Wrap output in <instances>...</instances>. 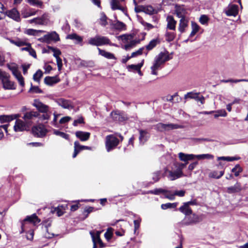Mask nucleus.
<instances>
[{
  "label": "nucleus",
  "mask_w": 248,
  "mask_h": 248,
  "mask_svg": "<svg viewBox=\"0 0 248 248\" xmlns=\"http://www.w3.org/2000/svg\"><path fill=\"white\" fill-rule=\"evenodd\" d=\"M100 24L103 26H105L108 24L107 17L103 13L101 14V16L100 18Z\"/></svg>",
  "instance_id": "obj_50"
},
{
  "label": "nucleus",
  "mask_w": 248,
  "mask_h": 248,
  "mask_svg": "<svg viewBox=\"0 0 248 248\" xmlns=\"http://www.w3.org/2000/svg\"><path fill=\"white\" fill-rule=\"evenodd\" d=\"M9 41L11 43H12L18 46H25V45H26V43H25L22 41H21L19 39L16 40L9 39Z\"/></svg>",
  "instance_id": "obj_54"
},
{
  "label": "nucleus",
  "mask_w": 248,
  "mask_h": 248,
  "mask_svg": "<svg viewBox=\"0 0 248 248\" xmlns=\"http://www.w3.org/2000/svg\"><path fill=\"white\" fill-rule=\"evenodd\" d=\"M34 232L33 230H30L27 232L26 238L29 240H32L33 238Z\"/></svg>",
  "instance_id": "obj_62"
},
{
  "label": "nucleus",
  "mask_w": 248,
  "mask_h": 248,
  "mask_svg": "<svg viewBox=\"0 0 248 248\" xmlns=\"http://www.w3.org/2000/svg\"><path fill=\"white\" fill-rule=\"evenodd\" d=\"M111 116L113 120L115 121L122 122L123 121V117L117 111H113L111 113Z\"/></svg>",
  "instance_id": "obj_38"
},
{
  "label": "nucleus",
  "mask_w": 248,
  "mask_h": 248,
  "mask_svg": "<svg viewBox=\"0 0 248 248\" xmlns=\"http://www.w3.org/2000/svg\"><path fill=\"white\" fill-rule=\"evenodd\" d=\"M131 215L133 216V217H134V232H135V233H136L137 230H138L140 227V223L141 222V219L139 217H138L137 218H136V217H135V216L134 215H133L132 214H131Z\"/></svg>",
  "instance_id": "obj_48"
},
{
  "label": "nucleus",
  "mask_w": 248,
  "mask_h": 248,
  "mask_svg": "<svg viewBox=\"0 0 248 248\" xmlns=\"http://www.w3.org/2000/svg\"><path fill=\"white\" fill-rule=\"evenodd\" d=\"M140 136L139 140L140 143L143 144L147 140V139L149 137L148 132L145 130H140Z\"/></svg>",
  "instance_id": "obj_33"
},
{
  "label": "nucleus",
  "mask_w": 248,
  "mask_h": 248,
  "mask_svg": "<svg viewBox=\"0 0 248 248\" xmlns=\"http://www.w3.org/2000/svg\"><path fill=\"white\" fill-rule=\"evenodd\" d=\"M5 16H7L8 17L12 18L13 19L19 21L20 19L19 13L16 8L8 11H5Z\"/></svg>",
  "instance_id": "obj_15"
},
{
  "label": "nucleus",
  "mask_w": 248,
  "mask_h": 248,
  "mask_svg": "<svg viewBox=\"0 0 248 248\" xmlns=\"http://www.w3.org/2000/svg\"><path fill=\"white\" fill-rule=\"evenodd\" d=\"M112 26L113 28L116 30H120L122 29L124 27V24L123 22L117 21L116 23H113Z\"/></svg>",
  "instance_id": "obj_53"
},
{
  "label": "nucleus",
  "mask_w": 248,
  "mask_h": 248,
  "mask_svg": "<svg viewBox=\"0 0 248 248\" xmlns=\"http://www.w3.org/2000/svg\"><path fill=\"white\" fill-rule=\"evenodd\" d=\"M218 172L217 171H214L209 173V176L211 178H216V179H219L221 176H222L224 173V171H220Z\"/></svg>",
  "instance_id": "obj_39"
},
{
  "label": "nucleus",
  "mask_w": 248,
  "mask_h": 248,
  "mask_svg": "<svg viewBox=\"0 0 248 248\" xmlns=\"http://www.w3.org/2000/svg\"><path fill=\"white\" fill-rule=\"evenodd\" d=\"M200 93H193V92H189L187 93L185 95V98H191V99H194L197 101L200 102L202 104H203L204 102V97L203 96H199Z\"/></svg>",
  "instance_id": "obj_14"
},
{
  "label": "nucleus",
  "mask_w": 248,
  "mask_h": 248,
  "mask_svg": "<svg viewBox=\"0 0 248 248\" xmlns=\"http://www.w3.org/2000/svg\"><path fill=\"white\" fill-rule=\"evenodd\" d=\"M110 4L112 10H120L123 12H124V8L121 5L120 0H111L110 2Z\"/></svg>",
  "instance_id": "obj_27"
},
{
  "label": "nucleus",
  "mask_w": 248,
  "mask_h": 248,
  "mask_svg": "<svg viewBox=\"0 0 248 248\" xmlns=\"http://www.w3.org/2000/svg\"><path fill=\"white\" fill-rule=\"evenodd\" d=\"M66 39L74 40L77 43H80L83 41V38L76 33H72L66 36Z\"/></svg>",
  "instance_id": "obj_34"
},
{
  "label": "nucleus",
  "mask_w": 248,
  "mask_h": 248,
  "mask_svg": "<svg viewBox=\"0 0 248 248\" xmlns=\"http://www.w3.org/2000/svg\"><path fill=\"white\" fill-rule=\"evenodd\" d=\"M119 140L114 135H108L106 138V148L108 152L114 149L119 144Z\"/></svg>",
  "instance_id": "obj_4"
},
{
  "label": "nucleus",
  "mask_w": 248,
  "mask_h": 248,
  "mask_svg": "<svg viewBox=\"0 0 248 248\" xmlns=\"http://www.w3.org/2000/svg\"><path fill=\"white\" fill-rule=\"evenodd\" d=\"M40 40L42 42L49 43L51 41H54L55 42L59 41L60 38L59 35L55 31H53L45 35L42 38L40 39Z\"/></svg>",
  "instance_id": "obj_9"
},
{
  "label": "nucleus",
  "mask_w": 248,
  "mask_h": 248,
  "mask_svg": "<svg viewBox=\"0 0 248 248\" xmlns=\"http://www.w3.org/2000/svg\"><path fill=\"white\" fill-rule=\"evenodd\" d=\"M57 104L64 108L72 109L73 107L69 100L64 99L63 98H60L57 100Z\"/></svg>",
  "instance_id": "obj_16"
},
{
  "label": "nucleus",
  "mask_w": 248,
  "mask_h": 248,
  "mask_svg": "<svg viewBox=\"0 0 248 248\" xmlns=\"http://www.w3.org/2000/svg\"><path fill=\"white\" fill-rule=\"evenodd\" d=\"M167 29L171 30H175L176 28V21H175L173 17L171 16H168L167 18Z\"/></svg>",
  "instance_id": "obj_22"
},
{
  "label": "nucleus",
  "mask_w": 248,
  "mask_h": 248,
  "mask_svg": "<svg viewBox=\"0 0 248 248\" xmlns=\"http://www.w3.org/2000/svg\"><path fill=\"white\" fill-rule=\"evenodd\" d=\"M90 234L91 235L92 238L93 236L94 237L95 243L96 244H99L100 245V248L103 247V243L100 238V232H97L95 234H94L93 232H91Z\"/></svg>",
  "instance_id": "obj_35"
},
{
  "label": "nucleus",
  "mask_w": 248,
  "mask_h": 248,
  "mask_svg": "<svg viewBox=\"0 0 248 248\" xmlns=\"http://www.w3.org/2000/svg\"><path fill=\"white\" fill-rule=\"evenodd\" d=\"M40 220L38 219L35 214L27 217L21 222V231L20 233L26 232L28 228L34 226L36 223L40 222Z\"/></svg>",
  "instance_id": "obj_2"
},
{
  "label": "nucleus",
  "mask_w": 248,
  "mask_h": 248,
  "mask_svg": "<svg viewBox=\"0 0 248 248\" xmlns=\"http://www.w3.org/2000/svg\"><path fill=\"white\" fill-rule=\"evenodd\" d=\"M37 109L41 113L47 112L49 111V107L38 100H35L33 104Z\"/></svg>",
  "instance_id": "obj_11"
},
{
  "label": "nucleus",
  "mask_w": 248,
  "mask_h": 248,
  "mask_svg": "<svg viewBox=\"0 0 248 248\" xmlns=\"http://www.w3.org/2000/svg\"><path fill=\"white\" fill-rule=\"evenodd\" d=\"M243 170L242 168L239 164H237L235 167L232 169V171L234 173L235 176H238L240 173Z\"/></svg>",
  "instance_id": "obj_47"
},
{
  "label": "nucleus",
  "mask_w": 248,
  "mask_h": 248,
  "mask_svg": "<svg viewBox=\"0 0 248 248\" xmlns=\"http://www.w3.org/2000/svg\"><path fill=\"white\" fill-rule=\"evenodd\" d=\"M8 125H2L0 126V140L3 137L4 134L3 132V130H5L6 132H7V129Z\"/></svg>",
  "instance_id": "obj_63"
},
{
  "label": "nucleus",
  "mask_w": 248,
  "mask_h": 248,
  "mask_svg": "<svg viewBox=\"0 0 248 248\" xmlns=\"http://www.w3.org/2000/svg\"><path fill=\"white\" fill-rule=\"evenodd\" d=\"M170 59L168 52H160L155 57L153 65L151 67V74L157 75V71L162 68V65Z\"/></svg>",
  "instance_id": "obj_1"
},
{
  "label": "nucleus",
  "mask_w": 248,
  "mask_h": 248,
  "mask_svg": "<svg viewBox=\"0 0 248 248\" xmlns=\"http://www.w3.org/2000/svg\"><path fill=\"white\" fill-rule=\"evenodd\" d=\"M169 192V191L162 188H156L149 192V193L154 194L155 195H159L160 193H167Z\"/></svg>",
  "instance_id": "obj_45"
},
{
  "label": "nucleus",
  "mask_w": 248,
  "mask_h": 248,
  "mask_svg": "<svg viewBox=\"0 0 248 248\" xmlns=\"http://www.w3.org/2000/svg\"><path fill=\"white\" fill-rule=\"evenodd\" d=\"M241 190V186L240 183L237 182L233 186L227 188V192L229 193H233L238 192Z\"/></svg>",
  "instance_id": "obj_29"
},
{
  "label": "nucleus",
  "mask_w": 248,
  "mask_h": 248,
  "mask_svg": "<svg viewBox=\"0 0 248 248\" xmlns=\"http://www.w3.org/2000/svg\"><path fill=\"white\" fill-rule=\"evenodd\" d=\"M159 43L160 41L157 38L152 40L147 45L144 47L147 50V51L145 52L144 53L147 55L148 51L152 50Z\"/></svg>",
  "instance_id": "obj_24"
},
{
  "label": "nucleus",
  "mask_w": 248,
  "mask_h": 248,
  "mask_svg": "<svg viewBox=\"0 0 248 248\" xmlns=\"http://www.w3.org/2000/svg\"><path fill=\"white\" fill-rule=\"evenodd\" d=\"M168 172V177L171 181L178 179L183 175V171L181 170H177L174 171H169Z\"/></svg>",
  "instance_id": "obj_17"
},
{
  "label": "nucleus",
  "mask_w": 248,
  "mask_h": 248,
  "mask_svg": "<svg viewBox=\"0 0 248 248\" xmlns=\"http://www.w3.org/2000/svg\"><path fill=\"white\" fill-rule=\"evenodd\" d=\"M175 37V34L174 32L166 31L165 34L166 40L170 42L172 41Z\"/></svg>",
  "instance_id": "obj_43"
},
{
  "label": "nucleus",
  "mask_w": 248,
  "mask_h": 248,
  "mask_svg": "<svg viewBox=\"0 0 248 248\" xmlns=\"http://www.w3.org/2000/svg\"><path fill=\"white\" fill-rule=\"evenodd\" d=\"M30 92L34 93H42V91L38 86H33L32 85L30 89Z\"/></svg>",
  "instance_id": "obj_61"
},
{
  "label": "nucleus",
  "mask_w": 248,
  "mask_h": 248,
  "mask_svg": "<svg viewBox=\"0 0 248 248\" xmlns=\"http://www.w3.org/2000/svg\"><path fill=\"white\" fill-rule=\"evenodd\" d=\"M48 48L49 50H51L52 52H53V56L56 58H59V56L61 54V51L56 48H54L51 46H49Z\"/></svg>",
  "instance_id": "obj_52"
},
{
  "label": "nucleus",
  "mask_w": 248,
  "mask_h": 248,
  "mask_svg": "<svg viewBox=\"0 0 248 248\" xmlns=\"http://www.w3.org/2000/svg\"><path fill=\"white\" fill-rule=\"evenodd\" d=\"M214 157L213 155L209 154L195 155V158L198 159H213Z\"/></svg>",
  "instance_id": "obj_40"
},
{
  "label": "nucleus",
  "mask_w": 248,
  "mask_h": 248,
  "mask_svg": "<svg viewBox=\"0 0 248 248\" xmlns=\"http://www.w3.org/2000/svg\"><path fill=\"white\" fill-rule=\"evenodd\" d=\"M19 116L18 115H1L0 116V121L2 123L9 122L17 118Z\"/></svg>",
  "instance_id": "obj_31"
},
{
  "label": "nucleus",
  "mask_w": 248,
  "mask_h": 248,
  "mask_svg": "<svg viewBox=\"0 0 248 248\" xmlns=\"http://www.w3.org/2000/svg\"><path fill=\"white\" fill-rule=\"evenodd\" d=\"M48 21V16L46 14H44L42 16L36 18V24L46 25Z\"/></svg>",
  "instance_id": "obj_30"
},
{
  "label": "nucleus",
  "mask_w": 248,
  "mask_h": 248,
  "mask_svg": "<svg viewBox=\"0 0 248 248\" xmlns=\"http://www.w3.org/2000/svg\"><path fill=\"white\" fill-rule=\"evenodd\" d=\"M98 39L99 44V46L105 45H109L110 46H115V45L113 44H112L109 39L106 37L98 35Z\"/></svg>",
  "instance_id": "obj_28"
},
{
  "label": "nucleus",
  "mask_w": 248,
  "mask_h": 248,
  "mask_svg": "<svg viewBox=\"0 0 248 248\" xmlns=\"http://www.w3.org/2000/svg\"><path fill=\"white\" fill-rule=\"evenodd\" d=\"M160 171H156L152 174V179L154 182H157L160 178Z\"/></svg>",
  "instance_id": "obj_51"
},
{
  "label": "nucleus",
  "mask_w": 248,
  "mask_h": 248,
  "mask_svg": "<svg viewBox=\"0 0 248 248\" xmlns=\"http://www.w3.org/2000/svg\"><path fill=\"white\" fill-rule=\"evenodd\" d=\"M227 115V112L224 109H220L216 111V114L214 115L215 118H217L219 116L225 117Z\"/></svg>",
  "instance_id": "obj_56"
},
{
  "label": "nucleus",
  "mask_w": 248,
  "mask_h": 248,
  "mask_svg": "<svg viewBox=\"0 0 248 248\" xmlns=\"http://www.w3.org/2000/svg\"><path fill=\"white\" fill-rule=\"evenodd\" d=\"M178 202H174V203H167L165 204H162L161 205V208L163 210H166L168 208H175L177 207L178 205Z\"/></svg>",
  "instance_id": "obj_41"
},
{
  "label": "nucleus",
  "mask_w": 248,
  "mask_h": 248,
  "mask_svg": "<svg viewBox=\"0 0 248 248\" xmlns=\"http://www.w3.org/2000/svg\"><path fill=\"white\" fill-rule=\"evenodd\" d=\"M140 43L139 40L133 39V36L125 34V49H129Z\"/></svg>",
  "instance_id": "obj_7"
},
{
  "label": "nucleus",
  "mask_w": 248,
  "mask_h": 248,
  "mask_svg": "<svg viewBox=\"0 0 248 248\" xmlns=\"http://www.w3.org/2000/svg\"><path fill=\"white\" fill-rule=\"evenodd\" d=\"M144 49H145V48L144 47H141L140 49H139L137 51L132 53L130 56L127 57L126 60L130 59L131 58L135 57H136L137 56L142 54L143 53L145 52H143Z\"/></svg>",
  "instance_id": "obj_42"
},
{
  "label": "nucleus",
  "mask_w": 248,
  "mask_h": 248,
  "mask_svg": "<svg viewBox=\"0 0 248 248\" xmlns=\"http://www.w3.org/2000/svg\"><path fill=\"white\" fill-rule=\"evenodd\" d=\"M30 126L25 122L20 119H17L16 121L15 124L14 126L16 132H21L27 130Z\"/></svg>",
  "instance_id": "obj_8"
},
{
  "label": "nucleus",
  "mask_w": 248,
  "mask_h": 248,
  "mask_svg": "<svg viewBox=\"0 0 248 248\" xmlns=\"http://www.w3.org/2000/svg\"><path fill=\"white\" fill-rule=\"evenodd\" d=\"M208 18L205 15H202L200 18V22L203 25L206 24L208 22Z\"/></svg>",
  "instance_id": "obj_64"
},
{
  "label": "nucleus",
  "mask_w": 248,
  "mask_h": 248,
  "mask_svg": "<svg viewBox=\"0 0 248 248\" xmlns=\"http://www.w3.org/2000/svg\"><path fill=\"white\" fill-rule=\"evenodd\" d=\"M43 76V72L41 70H38L33 75V79L34 81L39 82L41 78Z\"/></svg>",
  "instance_id": "obj_49"
},
{
  "label": "nucleus",
  "mask_w": 248,
  "mask_h": 248,
  "mask_svg": "<svg viewBox=\"0 0 248 248\" xmlns=\"http://www.w3.org/2000/svg\"><path fill=\"white\" fill-rule=\"evenodd\" d=\"M188 19L186 18H181L180 20L178 30L181 33L185 32V29L187 27Z\"/></svg>",
  "instance_id": "obj_23"
},
{
  "label": "nucleus",
  "mask_w": 248,
  "mask_h": 248,
  "mask_svg": "<svg viewBox=\"0 0 248 248\" xmlns=\"http://www.w3.org/2000/svg\"><path fill=\"white\" fill-rule=\"evenodd\" d=\"M6 9L2 3L0 2V19H3L5 17Z\"/></svg>",
  "instance_id": "obj_60"
},
{
  "label": "nucleus",
  "mask_w": 248,
  "mask_h": 248,
  "mask_svg": "<svg viewBox=\"0 0 248 248\" xmlns=\"http://www.w3.org/2000/svg\"><path fill=\"white\" fill-rule=\"evenodd\" d=\"M238 7L235 4H229L224 10L225 14L228 16H235L238 13Z\"/></svg>",
  "instance_id": "obj_13"
},
{
  "label": "nucleus",
  "mask_w": 248,
  "mask_h": 248,
  "mask_svg": "<svg viewBox=\"0 0 248 248\" xmlns=\"http://www.w3.org/2000/svg\"><path fill=\"white\" fill-rule=\"evenodd\" d=\"M39 114L37 111H30L25 113L22 117V119L25 121L24 122L30 126L31 124V120L36 117H38Z\"/></svg>",
  "instance_id": "obj_10"
},
{
  "label": "nucleus",
  "mask_w": 248,
  "mask_h": 248,
  "mask_svg": "<svg viewBox=\"0 0 248 248\" xmlns=\"http://www.w3.org/2000/svg\"><path fill=\"white\" fill-rule=\"evenodd\" d=\"M182 125L174 124H163L159 123L154 125V128L158 132H166L170 130L181 128Z\"/></svg>",
  "instance_id": "obj_3"
},
{
  "label": "nucleus",
  "mask_w": 248,
  "mask_h": 248,
  "mask_svg": "<svg viewBox=\"0 0 248 248\" xmlns=\"http://www.w3.org/2000/svg\"><path fill=\"white\" fill-rule=\"evenodd\" d=\"M99 54L101 56L108 59H115L114 55L110 52H107L105 50L101 49L99 48H97Z\"/></svg>",
  "instance_id": "obj_32"
},
{
  "label": "nucleus",
  "mask_w": 248,
  "mask_h": 248,
  "mask_svg": "<svg viewBox=\"0 0 248 248\" xmlns=\"http://www.w3.org/2000/svg\"><path fill=\"white\" fill-rule=\"evenodd\" d=\"M98 39V35L94 37L91 38L88 40V43L90 45L95 46H99V41Z\"/></svg>",
  "instance_id": "obj_46"
},
{
  "label": "nucleus",
  "mask_w": 248,
  "mask_h": 248,
  "mask_svg": "<svg viewBox=\"0 0 248 248\" xmlns=\"http://www.w3.org/2000/svg\"><path fill=\"white\" fill-rule=\"evenodd\" d=\"M199 221L198 216L193 215L192 217H186L184 220V224L186 225H192Z\"/></svg>",
  "instance_id": "obj_19"
},
{
  "label": "nucleus",
  "mask_w": 248,
  "mask_h": 248,
  "mask_svg": "<svg viewBox=\"0 0 248 248\" xmlns=\"http://www.w3.org/2000/svg\"><path fill=\"white\" fill-rule=\"evenodd\" d=\"M60 79L58 76L46 77L44 79V82L46 85L52 86L60 81Z\"/></svg>",
  "instance_id": "obj_20"
},
{
  "label": "nucleus",
  "mask_w": 248,
  "mask_h": 248,
  "mask_svg": "<svg viewBox=\"0 0 248 248\" xmlns=\"http://www.w3.org/2000/svg\"><path fill=\"white\" fill-rule=\"evenodd\" d=\"M47 132V129L43 124H39L32 128V133L34 136L39 138L45 137Z\"/></svg>",
  "instance_id": "obj_6"
},
{
  "label": "nucleus",
  "mask_w": 248,
  "mask_h": 248,
  "mask_svg": "<svg viewBox=\"0 0 248 248\" xmlns=\"http://www.w3.org/2000/svg\"><path fill=\"white\" fill-rule=\"evenodd\" d=\"M179 159L186 163H188V160H192L195 158V155L193 154H186L183 153L178 154Z\"/></svg>",
  "instance_id": "obj_18"
},
{
  "label": "nucleus",
  "mask_w": 248,
  "mask_h": 248,
  "mask_svg": "<svg viewBox=\"0 0 248 248\" xmlns=\"http://www.w3.org/2000/svg\"><path fill=\"white\" fill-rule=\"evenodd\" d=\"M9 68L12 71L13 75L18 80L20 85L22 86L24 85V78L22 76L21 73L17 70L15 66H9Z\"/></svg>",
  "instance_id": "obj_12"
},
{
  "label": "nucleus",
  "mask_w": 248,
  "mask_h": 248,
  "mask_svg": "<svg viewBox=\"0 0 248 248\" xmlns=\"http://www.w3.org/2000/svg\"><path fill=\"white\" fill-rule=\"evenodd\" d=\"M142 10H143V12L148 15H153L155 13V9L151 6H144Z\"/></svg>",
  "instance_id": "obj_44"
},
{
  "label": "nucleus",
  "mask_w": 248,
  "mask_h": 248,
  "mask_svg": "<svg viewBox=\"0 0 248 248\" xmlns=\"http://www.w3.org/2000/svg\"><path fill=\"white\" fill-rule=\"evenodd\" d=\"M44 31L42 30H36L33 29H28L26 31V33L31 35H37L39 32H43Z\"/></svg>",
  "instance_id": "obj_59"
},
{
  "label": "nucleus",
  "mask_w": 248,
  "mask_h": 248,
  "mask_svg": "<svg viewBox=\"0 0 248 248\" xmlns=\"http://www.w3.org/2000/svg\"><path fill=\"white\" fill-rule=\"evenodd\" d=\"M30 4L36 6L39 8H42L43 2L41 0H26Z\"/></svg>",
  "instance_id": "obj_36"
},
{
  "label": "nucleus",
  "mask_w": 248,
  "mask_h": 248,
  "mask_svg": "<svg viewBox=\"0 0 248 248\" xmlns=\"http://www.w3.org/2000/svg\"><path fill=\"white\" fill-rule=\"evenodd\" d=\"M144 63V60H143L141 62L138 63V64H131L127 66V68L128 69L129 71L132 72H137V67L138 66L140 67V68H141L143 66V64Z\"/></svg>",
  "instance_id": "obj_37"
},
{
  "label": "nucleus",
  "mask_w": 248,
  "mask_h": 248,
  "mask_svg": "<svg viewBox=\"0 0 248 248\" xmlns=\"http://www.w3.org/2000/svg\"><path fill=\"white\" fill-rule=\"evenodd\" d=\"M175 12L178 17L181 18H182V17L186 18L185 15L186 13V11L183 6H176Z\"/></svg>",
  "instance_id": "obj_26"
},
{
  "label": "nucleus",
  "mask_w": 248,
  "mask_h": 248,
  "mask_svg": "<svg viewBox=\"0 0 248 248\" xmlns=\"http://www.w3.org/2000/svg\"><path fill=\"white\" fill-rule=\"evenodd\" d=\"M54 133L56 135H57V136H59L66 140H68L69 139V135L64 133V132H61L59 130H55L54 132Z\"/></svg>",
  "instance_id": "obj_58"
},
{
  "label": "nucleus",
  "mask_w": 248,
  "mask_h": 248,
  "mask_svg": "<svg viewBox=\"0 0 248 248\" xmlns=\"http://www.w3.org/2000/svg\"><path fill=\"white\" fill-rule=\"evenodd\" d=\"M44 114L41 116H39L38 117L41 120H48L51 116V112L50 111H48L47 112L43 113Z\"/></svg>",
  "instance_id": "obj_57"
},
{
  "label": "nucleus",
  "mask_w": 248,
  "mask_h": 248,
  "mask_svg": "<svg viewBox=\"0 0 248 248\" xmlns=\"http://www.w3.org/2000/svg\"><path fill=\"white\" fill-rule=\"evenodd\" d=\"M76 137L78 138L81 141L87 140L90 136L89 132H83L81 131H77L75 133Z\"/></svg>",
  "instance_id": "obj_21"
},
{
  "label": "nucleus",
  "mask_w": 248,
  "mask_h": 248,
  "mask_svg": "<svg viewBox=\"0 0 248 248\" xmlns=\"http://www.w3.org/2000/svg\"><path fill=\"white\" fill-rule=\"evenodd\" d=\"M74 147H76L78 150H79V152L80 151L84 150V149H90V147L88 146L80 145V144L78 141H76L74 142Z\"/></svg>",
  "instance_id": "obj_55"
},
{
  "label": "nucleus",
  "mask_w": 248,
  "mask_h": 248,
  "mask_svg": "<svg viewBox=\"0 0 248 248\" xmlns=\"http://www.w3.org/2000/svg\"><path fill=\"white\" fill-rule=\"evenodd\" d=\"M178 210L186 216L192 214L191 208L185 202L184 203L183 205L181 206Z\"/></svg>",
  "instance_id": "obj_25"
},
{
  "label": "nucleus",
  "mask_w": 248,
  "mask_h": 248,
  "mask_svg": "<svg viewBox=\"0 0 248 248\" xmlns=\"http://www.w3.org/2000/svg\"><path fill=\"white\" fill-rule=\"evenodd\" d=\"M8 74L0 70V79H1L3 87L6 89H15L14 83L9 79Z\"/></svg>",
  "instance_id": "obj_5"
}]
</instances>
